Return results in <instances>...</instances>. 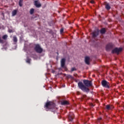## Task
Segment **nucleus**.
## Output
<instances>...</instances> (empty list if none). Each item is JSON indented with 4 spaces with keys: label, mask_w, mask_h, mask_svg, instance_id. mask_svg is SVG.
Here are the masks:
<instances>
[{
    "label": "nucleus",
    "mask_w": 124,
    "mask_h": 124,
    "mask_svg": "<svg viewBox=\"0 0 124 124\" xmlns=\"http://www.w3.org/2000/svg\"><path fill=\"white\" fill-rule=\"evenodd\" d=\"M55 103L53 102H48L46 104V109H53L55 108Z\"/></svg>",
    "instance_id": "1"
},
{
    "label": "nucleus",
    "mask_w": 124,
    "mask_h": 124,
    "mask_svg": "<svg viewBox=\"0 0 124 124\" xmlns=\"http://www.w3.org/2000/svg\"><path fill=\"white\" fill-rule=\"evenodd\" d=\"M78 86L81 90L82 91H84V92H89L90 89L88 88L87 87H86L84 84H83V83L82 82H79L78 83Z\"/></svg>",
    "instance_id": "2"
},
{
    "label": "nucleus",
    "mask_w": 124,
    "mask_h": 124,
    "mask_svg": "<svg viewBox=\"0 0 124 124\" xmlns=\"http://www.w3.org/2000/svg\"><path fill=\"white\" fill-rule=\"evenodd\" d=\"M34 49L37 53H42L43 49L39 45H36Z\"/></svg>",
    "instance_id": "3"
},
{
    "label": "nucleus",
    "mask_w": 124,
    "mask_h": 124,
    "mask_svg": "<svg viewBox=\"0 0 124 124\" xmlns=\"http://www.w3.org/2000/svg\"><path fill=\"white\" fill-rule=\"evenodd\" d=\"M83 83L86 86V87H87L89 88V87H92V81H89L88 80H83Z\"/></svg>",
    "instance_id": "4"
},
{
    "label": "nucleus",
    "mask_w": 124,
    "mask_h": 124,
    "mask_svg": "<svg viewBox=\"0 0 124 124\" xmlns=\"http://www.w3.org/2000/svg\"><path fill=\"white\" fill-rule=\"evenodd\" d=\"M123 51V48H115L112 50V53H115L116 54H119V53H121V52Z\"/></svg>",
    "instance_id": "5"
},
{
    "label": "nucleus",
    "mask_w": 124,
    "mask_h": 124,
    "mask_svg": "<svg viewBox=\"0 0 124 124\" xmlns=\"http://www.w3.org/2000/svg\"><path fill=\"white\" fill-rule=\"evenodd\" d=\"M102 85L103 87H105V88H109V82L106 80H103L102 81Z\"/></svg>",
    "instance_id": "6"
},
{
    "label": "nucleus",
    "mask_w": 124,
    "mask_h": 124,
    "mask_svg": "<svg viewBox=\"0 0 124 124\" xmlns=\"http://www.w3.org/2000/svg\"><path fill=\"white\" fill-rule=\"evenodd\" d=\"M34 5L36 6V7H40L41 6V4H40V2L39 1L36 0L34 1Z\"/></svg>",
    "instance_id": "7"
},
{
    "label": "nucleus",
    "mask_w": 124,
    "mask_h": 124,
    "mask_svg": "<svg viewBox=\"0 0 124 124\" xmlns=\"http://www.w3.org/2000/svg\"><path fill=\"white\" fill-rule=\"evenodd\" d=\"M98 33H99V31L97 30L96 31H94L93 32V37H95L97 35H98Z\"/></svg>",
    "instance_id": "8"
},
{
    "label": "nucleus",
    "mask_w": 124,
    "mask_h": 124,
    "mask_svg": "<svg viewBox=\"0 0 124 124\" xmlns=\"http://www.w3.org/2000/svg\"><path fill=\"white\" fill-rule=\"evenodd\" d=\"M85 62L87 64H90V57H85Z\"/></svg>",
    "instance_id": "9"
},
{
    "label": "nucleus",
    "mask_w": 124,
    "mask_h": 124,
    "mask_svg": "<svg viewBox=\"0 0 124 124\" xmlns=\"http://www.w3.org/2000/svg\"><path fill=\"white\" fill-rule=\"evenodd\" d=\"M65 59H62L61 60V66H63V65H65Z\"/></svg>",
    "instance_id": "10"
},
{
    "label": "nucleus",
    "mask_w": 124,
    "mask_h": 124,
    "mask_svg": "<svg viewBox=\"0 0 124 124\" xmlns=\"http://www.w3.org/2000/svg\"><path fill=\"white\" fill-rule=\"evenodd\" d=\"M113 108H114V107H113V106H110V105L106 106V108L108 110H111V109H113Z\"/></svg>",
    "instance_id": "11"
},
{
    "label": "nucleus",
    "mask_w": 124,
    "mask_h": 124,
    "mask_svg": "<svg viewBox=\"0 0 124 124\" xmlns=\"http://www.w3.org/2000/svg\"><path fill=\"white\" fill-rule=\"evenodd\" d=\"M61 104L62 105H67V104H68V102L67 101L64 100L61 102Z\"/></svg>",
    "instance_id": "12"
},
{
    "label": "nucleus",
    "mask_w": 124,
    "mask_h": 124,
    "mask_svg": "<svg viewBox=\"0 0 124 124\" xmlns=\"http://www.w3.org/2000/svg\"><path fill=\"white\" fill-rule=\"evenodd\" d=\"M105 7L107 10H109L111 7H110V5H109V4L107 3L105 5Z\"/></svg>",
    "instance_id": "13"
},
{
    "label": "nucleus",
    "mask_w": 124,
    "mask_h": 124,
    "mask_svg": "<svg viewBox=\"0 0 124 124\" xmlns=\"http://www.w3.org/2000/svg\"><path fill=\"white\" fill-rule=\"evenodd\" d=\"M17 14V10H15L12 12V16H15Z\"/></svg>",
    "instance_id": "14"
},
{
    "label": "nucleus",
    "mask_w": 124,
    "mask_h": 124,
    "mask_svg": "<svg viewBox=\"0 0 124 124\" xmlns=\"http://www.w3.org/2000/svg\"><path fill=\"white\" fill-rule=\"evenodd\" d=\"M8 37V36H7V35H4L2 37V39H4V40H6V39H7Z\"/></svg>",
    "instance_id": "15"
},
{
    "label": "nucleus",
    "mask_w": 124,
    "mask_h": 124,
    "mask_svg": "<svg viewBox=\"0 0 124 124\" xmlns=\"http://www.w3.org/2000/svg\"><path fill=\"white\" fill-rule=\"evenodd\" d=\"M34 12V9H31L30 10V14L32 15V14H33Z\"/></svg>",
    "instance_id": "16"
},
{
    "label": "nucleus",
    "mask_w": 124,
    "mask_h": 124,
    "mask_svg": "<svg viewBox=\"0 0 124 124\" xmlns=\"http://www.w3.org/2000/svg\"><path fill=\"white\" fill-rule=\"evenodd\" d=\"M101 33H105V29L103 28L100 31Z\"/></svg>",
    "instance_id": "17"
},
{
    "label": "nucleus",
    "mask_w": 124,
    "mask_h": 124,
    "mask_svg": "<svg viewBox=\"0 0 124 124\" xmlns=\"http://www.w3.org/2000/svg\"><path fill=\"white\" fill-rule=\"evenodd\" d=\"M61 66L64 69V70H65V71H67V68H66V66L64 65L63 66Z\"/></svg>",
    "instance_id": "18"
},
{
    "label": "nucleus",
    "mask_w": 124,
    "mask_h": 124,
    "mask_svg": "<svg viewBox=\"0 0 124 124\" xmlns=\"http://www.w3.org/2000/svg\"><path fill=\"white\" fill-rule=\"evenodd\" d=\"M22 2H23V0H20L19 2V6H22V5H23V4H22Z\"/></svg>",
    "instance_id": "19"
},
{
    "label": "nucleus",
    "mask_w": 124,
    "mask_h": 124,
    "mask_svg": "<svg viewBox=\"0 0 124 124\" xmlns=\"http://www.w3.org/2000/svg\"><path fill=\"white\" fill-rule=\"evenodd\" d=\"M13 40H14V42H17V38L16 37H14Z\"/></svg>",
    "instance_id": "20"
},
{
    "label": "nucleus",
    "mask_w": 124,
    "mask_h": 124,
    "mask_svg": "<svg viewBox=\"0 0 124 124\" xmlns=\"http://www.w3.org/2000/svg\"><path fill=\"white\" fill-rule=\"evenodd\" d=\"M69 120L70 121H73V117L71 116H69Z\"/></svg>",
    "instance_id": "21"
},
{
    "label": "nucleus",
    "mask_w": 124,
    "mask_h": 124,
    "mask_svg": "<svg viewBox=\"0 0 124 124\" xmlns=\"http://www.w3.org/2000/svg\"><path fill=\"white\" fill-rule=\"evenodd\" d=\"M71 71H75V70H76V68H71Z\"/></svg>",
    "instance_id": "22"
},
{
    "label": "nucleus",
    "mask_w": 124,
    "mask_h": 124,
    "mask_svg": "<svg viewBox=\"0 0 124 124\" xmlns=\"http://www.w3.org/2000/svg\"><path fill=\"white\" fill-rule=\"evenodd\" d=\"M60 32L61 33H62V32H63V29H61L60 30Z\"/></svg>",
    "instance_id": "23"
},
{
    "label": "nucleus",
    "mask_w": 124,
    "mask_h": 124,
    "mask_svg": "<svg viewBox=\"0 0 124 124\" xmlns=\"http://www.w3.org/2000/svg\"><path fill=\"white\" fill-rule=\"evenodd\" d=\"M0 43H3V40H2L1 39H0Z\"/></svg>",
    "instance_id": "24"
},
{
    "label": "nucleus",
    "mask_w": 124,
    "mask_h": 124,
    "mask_svg": "<svg viewBox=\"0 0 124 124\" xmlns=\"http://www.w3.org/2000/svg\"><path fill=\"white\" fill-rule=\"evenodd\" d=\"M91 3H92V4H93V3H94V1L93 0H92L91 1Z\"/></svg>",
    "instance_id": "25"
},
{
    "label": "nucleus",
    "mask_w": 124,
    "mask_h": 124,
    "mask_svg": "<svg viewBox=\"0 0 124 124\" xmlns=\"http://www.w3.org/2000/svg\"><path fill=\"white\" fill-rule=\"evenodd\" d=\"M108 47V46H107V48Z\"/></svg>",
    "instance_id": "26"
}]
</instances>
